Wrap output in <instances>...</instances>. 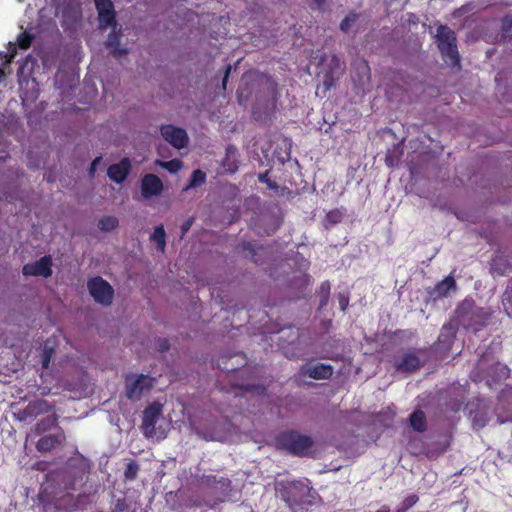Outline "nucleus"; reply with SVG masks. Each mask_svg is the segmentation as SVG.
I'll list each match as a JSON object with an SVG mask.
<instances>
[{
    "mask_svg": "<svg viewBox=\"0 0 512 512\" xmlns=\"http://www.w3.org/2000/svg\"><path fill=\"white\" fill-rule=\"evenodd\" d=\"M275 444L278 449L291 455L306 457L309 455L314 441L311 436L303 435L297 430H286L275 437Z\"/></svg>",
    "mask_w": 512,
    "mask_h": 512,
    "instance_id": "obj_1",
    "label": "nucleus"
},
{
    "mask_svg": "<svg viewBox=\"0 0 512 512\" xmlns=\"http://www.w3.org/2000/svg\"><path fill=\"white\" fill-rule=\"evenodd\" d=\"M435 43L443 60L453 67H460V55L457 48L455 32L447 25H440L437 28Z\"/></svg>",
    "mask_w": 512,
    "mask_h": 512,
    "instance_id": "obj_2",
    "label": "nucleus"
},
{
    "mask_svg": "<svg viewBox=\"0 0 512 512\" xmlns=\"http://www.w3.org/2000/svg\"><path fill=\"white\" fill-rule=\"evenodd\" d=\"M154 382L155 379L149 375H128L125 377V395L129 400L138 401L152 389Z\"/></svg>",
    "mask_w": 512,
    "mask_h": 512,
    "instance_id": "obj_3",
    "label": "nucleus"
},
{
    "mask_svg": "<svg viewBox=\"0 0 512 512\" xmlns=\"http://www.w3.org/2000/svg\"><path fill=\"white\" fill-rule=\"evenodd\" d=\"M87 288L96 303L109 306L113 301L114 290L112 286L100 276L90 278Z\"/></svg>",
    "mask_w": 512,
    "mask_h": 512,
    "instance_id": "obj_4",
    "label": "nucleus"
},
{
    "mask_svg": "<svg viewBox=\"0 0 512 512\" xmlns=\"http://www.w3.org/2000/svg\"><path fill=\"white\" fill-rule=\"evenodd\" d=\"M201 483L217 495L216 503L224 502L231 495L232 482L228 477L213 474L203 475Z\"/></svg>",
    "mask_w": 512,
    "mask_h": 512,
    "instance_id": "obj_5",
    "label": "nucleus"
},
{
    "mask_svg": "<svg viewBox=\"0 0 512 512\" xmlns=\"http://www.w3.org/2000/svg\"><path fill=\"white\" fill-rule=\"evenodd\" d=\"M456 331L451 324L442 326L437 341L431 347L436 359H445L452 349Z\"/></svg>",
    "mask_w": 512,
    "mask_h": 512,
    "instance_id": "obj_6",
    "label": "nucleus"
},
{
    "mask_svg": "<svg viewBox=\"0 0 512 512\" xmlns=\"http://www.w3.org/2000/svg\"><path fill=\"white\" fill-rule=\"evenodd\" d=\"M310 488L301 481L289 483L284 490L281 491L282 499L290 508L306 504L305 497L308 496Z\"/></svg>",
    "mask_w": 512,
    "mask_h": 512,
    "instance_id": "obj_7",
    "label": "nucleus"
},
{
    "mask_svg": "<svg viewBox=\"0 0 512 512\" xmlns=\"http://www.w3.org/2000/svg\"><path fill=\"white\" fill-rule=\"evenodd\" d=\"M94 4L98 14V27L100 30L118 26L116 11L112 0H94Z\"/></svg>",
    "mask_w": 512,
    "mask_h": 512,
    "instance_id": "obj_8",
    "label": "nucleus"
},
{
    "mask_svg": "<svg viewBox=\"0 0 512 512\" xmlns=\"http://www.w3.org/2000/svg\"><path fill=\"white\" fill-rule=\"evenodd\" d=\"M162 415V405L154 402L148 405L143 411L142 431L146 438H153L156 435L155 425Z\"/></svg>",
    "mask_w": 512,
    "mask_h": 512,
    "instance_id": "obj_9",
    "label": "nucleus"
},
{
    "mask_svg": "<svg viewBox=\"0 0 512 512\" xmlns=\"http://www.w3.org/2000/svg\"><path fill=\"white\" fill-rule=\"evenodd\" d=\"M161 136L174 148L182 149L185 148L189 142L187 132L180 127H176L172 124L162 125L160 127Z\"/></svg>",
    "mask_w": 512,
    "mask_h": 512,
    "instance_id": "obj_10",
    "label": "nucleus"
},
{
    "mask_svg": "<svg viewBox=\"0 0 512 512\" xmlns=\"http://www.w3.org/2000/svg\"><path fill=\"white\" fill-rule=\"evenodd\" d=\"M50 410L51 406L46 400L37 399L15 413V418L21 422H26L33 420L42 414L48 413Z\"/></svg>",
    "mask_w": 512,
    "mask_h": 512,
    "instance_id": "obj_11",
    "label": "nucleus"
},
{
    "mask_svg": "<svg viewBox=\"0 0 512 512\" xmlns=\"http://www.w3.org/2000/svg\"><path fill=\"white\" fill-rule=\"evenodd\" d=\"M22 272L25 276H42L48 278L52 275V259L46 255L34 263L23 266Z\"/></svg>",
    "mask_w": 512,
    "mask_h": 512,
    "instance_id": "obj_12",
    "label": "nucleus"
},
{
    "mask_svg": "<svg viewBox=\"0 0 512 512\" xmlns=\"http://www.w3.org/2000/svg\"><path fill=\"white\" fill-rule=\"evenodd\" d=\"M163 188L164 186L162 180L155 174H145L141 179L140 190L141 195L145 199H150L160 195L163 191Z\"/></svg>",
    "mask_w": 512,
    "mask_h": 512,
    "instance_id": "obj_13",
    "label": "nucleus"
},
{
    "mask_svg": "<svg viewBox=\"0 0 512 512\" xmlns=\"http://www.w3.org/2000/svg\"><path fill=\"white\" fill-rule=\"evenodd\" d=\"M66 440L65 432L62 428L54 434L43 435L36 442V450L40 453L50 452L55 448L61 446Z\"/></svg>",
    "mask_w": 512,
    "mask_h": 512,
    "instance_id": "obj_14",
    "label": "nucleus"
},
{
    "mask_svg": "<svg viewBox=\"0 0 512 512\" xmlns=\"http://www.w3.org/2000/svg\"><path fill=\"white\" fill-rule=\"evenodd\" d=\"M393 366L398 372L412 373L420 369L422 365L417 353L415 351H409L396 359Z\"/></svg>",
    "mask_w": 512,
    "mask_h": 512,
    "instance_id": "obj_15",
    "label": "nucleus"
},
{
    "mask_svg": "<svg viewBox=\"0 0 512 512\" xmlns=\"http://www.w3.org/2000/svg\"><path fill=\"white\" fill-rule=\"evenodd\" d=\"M112 31L108 34L105 40V46L110 50V54L116 58L120 59L121 57L128 54V49L120 46V40L122 36V29L118 26H112Z\"/></svg>",
    "mask_w": 512,
    "mask_h": 512,
    "instance_id": "obj_16",
    "label": "nucleus"
},
{
    "mask_svg": "<svg viewBox=\"0 0 512 512\" xmlns=\"http://www.w3.org/2000/svg\"><path fill=\"white\" fill-rule=\"evenodd\" d=\"M131 171V162L127 157L122 158L118 163L111 164L107 169V176L114 182L123 183Z\"/></svg>",
    "mask_w": 512,
    "mask_h": 512,
    "instance_id": "obj_17",
    "label": "nucleus"
},
{
    "mask_svg": "<svg viewBox=\"0 0 512 512\" xmlns=\"http://www.w3.org/2000/svg\"><path fill=\"white\" fill-rule=\"evenodd\" d=\"M245 363L243 353L224 354L217 360V367L222 371L236 372Z\"/></svg>",
    "mask_w": 512,
    "mask_h": 512,
    "instance_id": "obj_18",
    "label": "nucleus"
},
{
    "mask_svg": "<svg viewBox=\"0 0 512 512\" xmlns=\"http://www.w3.org/2000/svg\"><path fill=\"white\" fill-rule=\"evenodd\" d=\"M457 290V283L452 274L446 276L442 281L438 282L434 288L429 291V295L433 299H442L449 295L450 292Z\"/></svg>",
    "mask_w": 512,
    "mask_h": 512,
    "instance_id": "obj_19",
    "label": "nucleus"
},
{
    "mask_svg": "<svg viewBox=\"0 0 512 512\" xmlns=\"http://www.w3.org/2000/svg\"><path fill=\"white\" fill-rule=\"evenodd\" d=\"M300 372L304 376L316 380L329 379L333 374V367L329 364H317L313 366L304 365L301 367Z\"/></svg>",
    "mask_w": 512,
    "mask_h": 512,
    "instance_id": "obj_20",
    "label": "nucleus"
},
{
    "mask_svg": "<svg viewBox=\"0 0 512 512\" xmlns=\"http://www.w3.org/2000/svg\"><path fill=\"white\" fill-rule=\"evenodd\" d=\"M488 318L489 314L485 309L475 305L473 313L469 315L468 320L464 323L463 327L477 331L480 327L486 325Z\"/></svg>",
    "mask_w": 512,
    "mask_h": 512,
    "instance_id": "obj_21",
    "label": "nucleus"
},
{
    "mask_svg": "<svg viewBox=\"0 0 512 512\" xmlns=\"http://www.w3.org/2000/svg\"><path fill=\"white\" fill-rule=\"evenodd\" d=\"M510 369L502 363L493 364L487 371V383L491 386L493 383H500L509 377Z\"/></svg>",
    "mask_w": 512,
    "mask_h": 512,
    "instance_id": "obj_22",
    "label": "nucleus"
},
{
    "mask_svg": "<svg viewBox=\"0 0 512 512\" xmlns=\"http://www.w3.org/2000/svg\"><path fill=\"white\" fill-rule=\"evenodd\" d=\"M58 425V419L55 414L47 415L40 419L31 429L30 435H43Z\"/></svg>",
    "mask_w": 512,
    "mask_h": 512,
    "instance_id": "obj_23",
    "label": "nucleus"
},
{
    "mask_svg": "<svg viewBox=\"0 0 512 512\" xmlns=\"http://www.w3.org/2000/svg\"><path fill=\"white\" fill-rule=\"evenodd\" d=\"M241 249L243 252H247V257L253 261L255 264H261L263 263V257L262 255L266 253V248L263 246H257L255 247L250 242H243L241 244Z\"/></svg>",
    "mask_w": 512,
    "mask_h": 512,
    "instance_id": "obj_24",
    "label": "nucleus"
},
{
    "mask_svg": "<svg viewBox=\"0 0 512 512\" xmlns=\"http://www.w3.org/2000/svg\"><path fill=\"white\" fill-rule=\"evenodd\" d=\"M474 306L475 301L471 298H465L462 302L458 304L455 310V314L459 323L462 326L468 320L469 315L473 313Z\"/></svg>",
    "mask_w": 512,
    "mask_h": 512,
    "instance_id": "obj_25",
    "label": "nucleus"
},
{
    "mask_svg": "<svg viewBox=\"0 0 512 512\" xmlns=\"http://www.w3.org/2000/svg\"><path fill=\"white\" fill-rule=\"evenodd\" d=\"M410 427L419 433H423L427 429L426 415L422 410H415L409 416Z\"/></svg>",
    "mask_w": 512,
    "mask_h": 512,
    "instance_id": "obj_26",
    "label": "nucleus"
},
{
    "mask_svg": "<svg viewBox=\"0 0 512 512\" xmlns=\"http://www.w3.org/2000/svg\"><path fill=\"white\" fill-rule=\"evenodd\" d=\"M470 417L472 419V424L475 428H483L487 425L489 421L488 411L480 408V403L478 404L477 410H470Z\"/></svg>",
    "mask_w": 512,
    "mask_h": 512,
    "instance_id": "obj_27",
    "label": "nucleus"
},
{
    "mask_svg": "<svg viewBox=\"0 0 512 512\" xmlns=\"http://www.w3.org/2000/svg\"><path fill=\"white\" fill-rule=\"evenodd\" d=\"M234 388L240 389L244 393L251 394L252 396L264 397L267 394V389L264 385L259 384H235Z\"/></svg>",
    "mask_w": 512,
    "mask_h": 512,
    "instance_id": "obj_28",
    "label": "nucleus"
},
{
    "mask_svg": "<svg viewBox=\"0 0 512 512\" xmlns=\"http://www.w3.org/2000/svg\"><path fill=\"white\" fill-rule=\"evenodd\" d=\"M332 69L325 73L323 77V85L326 90H329L331 87L335 85L336 78L334 77V69H340L341 63L339 58L336 55H332L331 57Z\"/></svg>",
    "mask_w": 512,
    "mask_h": 512,
    "instance_id": "obj_29",
    "label": "nucleus"
},
{
    "mask_svg": "<svg viewBox=\"0 0 512 512\" xmlns=\"http://www.w3.org/2000/svg\"><path fill=\"white\" fill-rule=\"evenodd\" d=\"M222 166L231 174L238 170V164L235 159V149L233 147L230 146L226 149V155L222 161Z\"/></svg>",
    "mask_w": 512,
    "mask_h": 512,
    "instance_id": "obj_30",
    "label": "nucleus"
},
{
    "mask_svg": "<svg viewBox=\"0 0 512 512\" xmlns=\"http://www.w3.org/2000/svg\"><path fill=\"white\" fill-rule=\"evenodd\" d=\"M151 240L156 244V248L160 252H164L166 247V233L163 225L154 228Z\"/></svg>",
    "mask_w": 512,
    "mask_h": 512,
    "instance_id": "obj_31",
    "label": "nucleus"
},
{
    "mask_svg": "<svg viewBox=\"0 0 512 512\" xmlns=\"http://www.w3.org/2000/svg\"><path fill=\"white\" fill-rule=\"evenodd\" d=\"M205 181H206V173L200 169H196L192 172L189 183L183 190L187 191L189 189L201 186L205 183Z\"/></svg>",
    "mask_w": 512,
    "mask_h": 512,
    "instance_id": "obj_32",
    "label": "nucleus"
},
{
    "mask_svg": "<svg viewBox=\"0 0 512 512\" xmlns=\"http://www.w3.org/2000/svg\"><path fill=\"white\" fill-rule=\"evenodd\" d=\"M330 290H331V285L329 283V281H324L321 283L317 293L319 295V308L320 309H323L324 307L327 306L328 302H329V297H330Z\"/></svg>",
    "mask_w": 512,
    "mask_h": 512,
    "instance_id": "obj_33",
    "label": "nucleus"
},
{
    "mask_svg": "<svg viewBox=\"0 0 512 512\" xmlns=\"http://www.w3.org/2000/svg\"><path fill=\"white\" fill-rule=\"evenodd\" d=\"M156 165L162 167L170 173H177L183 167V162L177 158L169 161L156 160Z\"/></svg>",
    "mask_w": 512,
    "mask_h": 512,
    "instance_id": "obj_34",
    "label": "nucleus"
},
{
    "mask_svg": "<svg viewBox=\"0 0 512 512\" xmlns=\"http://www.w3.org/2000/svg\"><path fill=\"white\" fill-rule=\"evenodd\" d=\"M118 219L114 216H104L98 222L101 231L110 232L118 226Z\"/></svg>",
    "mask_w": 512,
    "mask_h": 512,
    "instance_id": "obj_35",
    "label": "nucleus"
},
{
    "mask_svg": "<svg viewBox=\"0 0 512 512\" xmlns=\"http://www.w3.org/2000/svg\"><path fill=\"white\" fill-rule=\"evenodd\" d=\"M34 39V36L30 34L29 32H23L17 37V43L16 46L20 49L27 50L30 48L32 41Z\"/></svg>",
    "mask_w": 512,
    "mask_h": 512,
    "instance_id": "obj_36",
    "label": "nucleus"
},
{
    "mask_svg": "<svg viewBox=\"0 0 512 512\" xmlns=\"http://www.w3.org/2000/svg\"><path fill=\"white\" fill-rule=\"evenodd\" d=\"M139 471V465L135 461H130L125 469L124 475L126 479L133 480L137 477Z\"/></svg>",
    "mask_w": 512,
    "mask_h": 512,
    "instance_id": "obj_37",
    "label": "nucleus"
},
{
    "mask_svg": "<svg viewBox=\"0 0 512 512\" xmlns=\"http://www.w3.org/2000/svg\"><path fill=\"white\" fill-rule=\"evenodd\" d=\"M358 16L354 12H350L340 23V29L343 32H348L350 30L351 25L356 22Z\"/></svg>",
    "mask_w": 512,
    "mask_h": 512,
    "instance_id": "obj_38",
    "label": "nucleus"
},
{
    "mask_svg": "<svg viewBox=\"0 0 512 512\" xmlns=\"http://www.w3.org/2000/svg\"><path fill=\"white\" fill-rule=\"evenodd\" d=\"M343 219V212L340 210V209H333V210H330L327 214H326V220L330 223V224H338L342 221Z\"/></svg>",
    "mask_w": 512,
    "mask_h": 512,
    "instance_id": "obj_39",
    "label": "nucleus"
},
{
    "mask_svg": "<svg viewBox=\"0 0 512 512\" xmlns=\"http://www.w3.org/2000/svg\"><path fill=\"white\" fill-rule=\"evenodd\" d=\"M258 180H259L260 183L266 184L267 188L270 189V190H277L278 189L277 183L275 181H272L269 178V171H266L264 173H260L258 175Z\"/></svg>",
    "mask_w": 512,
    "mask_h": 512,
    "instance_id": "obj_40",
    "label": "nucleus"
},
{
    "mask_svg": "<svg viewBox=\"0 0 512 512\" xmlns=\"http://www.w3.org/2000/svg\"><path fill=\"white\" fill-rule=\"evenodd\" d=\"M418 500H419V498L415 494L407 496L403 500V502L401 504V508L399 509V512H404V511L410 509L412 506H414L418 502Z\"/></svg>",
    "mask_w": 512,
    "mask_h": 512,
    "instance_id": "obj_41",
    "label": "nucleus"
},
{
    "mask_svg": "<svg viewBox=\"0 0 512 512\" xmlns=\"http://www.w3.org/2000/svg\"><path fill=\"white\" fill-rule=\"evenodd\" d=\"M7 56L8 58L3 62V66H9L12 61L14 60L16 54H17V46L15 43L10 42L8 47Z\"/></svg>",
    "mask_w": 512,
    "mask_h": 512,
    "instance_id": "obj_42",
    "label": "nucleus"
},
{
    "mask_svg": "<svg viewBox=\"0 0 512 512\" xmlns=\"http://www.w3.org/2000/svg\"><path fill=\"white\" fill-rule=\"evenodd\" d=\"M170 343L167 338H157L155 340V349L161 353L168 351Z\"/></svg>",
    "mask_w": 512,
    "mask_h": 512,
    "instance_id": "obj_43",
    "label": "nucleus"
},
{
    "mask_svg": "<svg viewBox=\"0 0 512 512\" xmlns=\"http://www.w3.org/2000/svg\"><path fill=\"white\" fill-rule=\"evenodd\" d=\"M53 349H47L45 348L42 354V366L44 368H48L51 357H52Z\"/></svg>",
    "mask_w": 512,
    "mask_h": 512,
    "instance_id": "obj_44",
    "label": "nucleus"
},
{
    "mask_svg": "<svg viewBox=\"0 0 512 512\" xmlns=\"http://www.w3.org/2000/svg\"><path fill=\"white\" fill-rule=\"evenodd\" d=\"M502 29L504 32L512 31V14L507 15L502 19Z\"/></svg>",
    "mask_w": 512,
    "mask_h": 512,
    "instance_id": "obj_45",
    "label": "nucleus"
},
{
    "mask_svg": "<svg viewBox=\"0 0 512 512\" xmlns=\"http://www.w3.org/2000/svg\"><path fill=\"white\" fill-rule=\"evenodd\" d=\"M48 467H49V463L46 462V461H37L35 462L33 465H32V469L34 470H37V471H40V472H45L48 470Z\"/></svg>",
    "mask_w": 512,
    "mask_h": 512,
    "instance_id": "obj_46",
    "label": "nucleus"
},
{
    "mask_svg": "<svg viewBox=\"0 0 512 512\" xmlns=\"http://www.w3.org/2000/svg\"><path fill=\"white\" fill-rule=\"evenodd\" d=\"M101 159H102V157H101V156H98V157H96V158L91 162V165H90V167H89V175H90L91 177H93V176L95 175V172H96V170H97L98 165H99V164H100V162H101Z\"/></svg>",
    "mask_w": 512,
    "mask_h": 512,
    "instance_id": "obj_47",
    "label": "nucleus"
},
{
    "mask_svg": "<svg viewBox=\"0 0 512 512\" xmlns=\"http://www.w3.org/2000/svg\"><path fill=\"white\" fill-rule=\"evenodd\" d=\"M339 306L342 311H345L349 304V297L344 294L338 295Z\"/></svg>",
    "mask_w": 512,
    "mask_h": 512,
    "instance_id": "obj_48",
    "label": "nucleus"
},
{
    "mask_svg": "<svg viewBox=\"0 0 512 512\" xmlns=\"http://www.w3.org/2000/svg\"><path fill=\"white\" fill-rule=\"evenodd\" d=\"M231 70H232V66L231 65H227L226 68H225V74H224V77L222 79V85H221L223 90H226L227 80H228V77L230 75Z\"/></svg>",
    "mask_w": 512,
    "mask_h": 512,
    "instance_id": "obj_49",
    "label": "nucleus"
},
{
    "mask_svg": "<svg viewBox=\"0 0 512 512\" xmlns=\"http://www.w3.org/2000/svg\"><path fill=\"white\" fill-rule=\"evenodd\" d=\"M193 224V218L187 219L181 226L182 234H186Z\"/></svg>",
    "mask_w": 512,
    "mask_h": 512,
    "instance_id": "obj_50",
    "label": "nucleus"
},
{
    "mask_svg": "<svg viewBox=\"0 0 512 512\" xmlns=\"http://www.w3.org/2000/svg\"><path fill=\"white\" fill-rule=\"evenodd\" d=\"M505 301L512 304V286H508L503 294V302Z\"/></svg>",
    "mask_w": 512,
    "mask_h": 512,
    "instance_id": "obj_51",
    "label": "nucleus"
},
{
    "mask_svg": "<svg viewBox=\"0 0 512 512\" xmlns=\"http://www.w3.org/2000/svg\"><path fill=\"white\" fill-rule=\"evenodd\" d=\"M7 66H3V63L0 65V83L4 80L6 77L5 68Z\"/></svg>",
    "mask_w": 512,
    "mask_h": 512,
    "instance_id": "obj_52",
    "label": "nucleus"
},
{
    "mask_svg": "<svg viewBox=\"0 0 512 512\" xmlns=\"http://www.w3.org/2000/svg\"><path fill=\"white\" fill-rule=\"evenodd\" d=\"M314 3L320 8L325 4V0H313Z\"/></svg>",
    "mask_w": 512,
    "mask_h": 512,
    "instance_id": "obj_53",
    "label": "nucleus"
},
{
    "mask_svg": "<svg viewBox=\"0 0 512 512\" xmlns=\"http://www.w3.org/2000/svg\"><path fill=\"white\" fill-rule=\"evenodd\" d=\"M8 58L6 52H0V59L2 60V63Z\"/></svg>",
    "mask_w": 512,
    "mask_h": 512,
    "instance_id": "obj_54",
    "label": "nucleus"
},
{
    "mask_svg": "<svg viewBox=\"0 0 512 512\" xmlns=\"http://www.w3.org/2000/svg\"><path fill=\"white\" fill-rule=\"evenodd\" d=\"M376 512H389V508L387 506H382L379 510Z\"/></svg>",
    "mask_w": 512,
    "mask_h": 512,
    "instance_id": "obj_55",
    "label": "nucleus"
},
{
    "mask_svg": "<svg viewBox=\"0 0 512 512\" xmlns=\"http://www.w3.org/2000/svg\"><path fill=\"white\" fill-rule=\"evenodd\" d=\"M386 164H387L388 166H393V163H392V161L389 159V157H386Z\"/></svg>",
    "mask_w": 512,
    "mask_h": 512,
    "instance_id": "obj_56",
    "label": "nucleus"
},
{
    "mask_svg": "<svg viewBox=\"0 0 512 512\" xmlns=\"http://www.w3.org/2000/svg\"><path fill=\"white\" fill-rule=\"evenodd\" d=\"M322 358H324V359H332V358H331V357H329V356H322Z\"/></svg>",
    "mask_w": 512,
    "mask_h": 512,
    "instance_id": "obj_57",
    "label": "nucleus"
}]
</instances>
